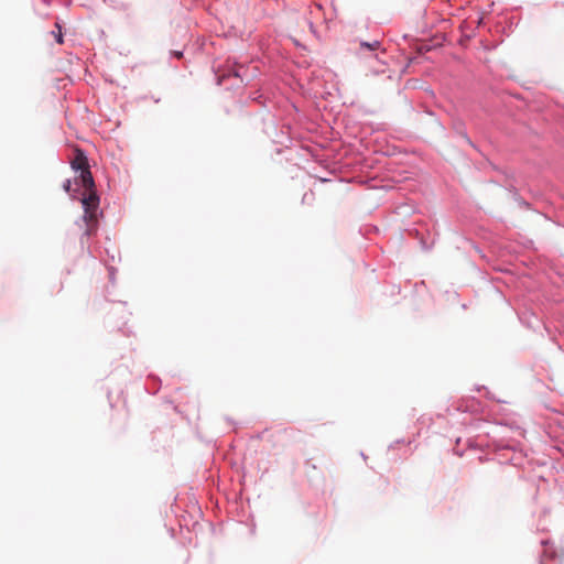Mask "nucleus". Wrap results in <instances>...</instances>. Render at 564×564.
<instances>
[{
  "instance_id": "obj_6",
  "label": "nucleus",
  "mask_w": 564,
  "mask_h": 564,
  "mask_svg": "<svg viewBox=\"0 0 564 564\" xmlns=\"http://www.w3.org/2000/svg\"><path fill=\"white\" fill-rule=\"evenodd\" d=\"M241 70H243V67H240L237 72H235V76L242 77L243 74L241 73Z\"/></svg>"
},
{
  "instance_id": "obj_5",
  "label": "nucleus",
  "mask_w": 564,
  "mask_h": 564,
  "mask_svg": "<svg viewBox=\"0 0 564 564\" xmlns=\"http://www.w3.org/2000/svg\"><path fill=\"white\" fill-rule=\"evenodd\" d=\"M70 186H72V183L69 180L65 181L63 187L66 192H69L70 191Z\"/></svg>"
},
{
  "instance_id": "obj_7",
  "label": "nucleus",
  "mask_w": 564,
  "mask_h": 564,
  "mask_svg": "<svg viewBox=\"0 0 564 564\" xmlns=\"http://www.w3.org/2000/svg\"><path fill=\"white\" fill-rule=\"evenodd\" d=\"M174 54H175V56H176L177 58H181V57H182V52H175Z\"/></svg>"
},
{
  "instance_id": "obj_4",
  "label": "nucleus",
  "mask_w": 564,
  "mask_h": 564,
  "mask_svg": "<svg viewBox=\"0 0 564 564\" xmlns=\"http://www.w3.org/2000/svg\"><path fill=\"white\" fill-rule=\"evenodd\" d=\"M56 28H57V32L53 31L52 34L54 35V37L58 44H63V35H62L61 26L58 23H56Z\"/></svg>"
},
{
  "instance_id": "obj_2",
  "label": "nucleus",
  "mask_w": 564,
  "mask_h": 564,
  "mask_svg": "<svg viewBox=\"0 0 564 564\" xmlns=\"http://www.w3.org/2000/svg\"><path fill=\"white\" fill-rule=\"evenodd\" d=\"M72 167L76 171H80V182L84 188H89L94 186V178L89 171L87 156L79 149L75 150V156L72 161Z\"/></svg>"
},
{
  "instance_id": "obj_3",
  "label": "nucleus",
  "mask_w": 564,
  "mask_h": 564,
  "mask_svg": "<svg viewBox=\"0 0 564 564\" xmlns=\"http://www.w3.org/2000/svg\"><path fill=\"white\" fill-rule=\"evenodd\" d=\"M380 46H381V43L379 41H373L372 43H368V42H361L360 43V47L361 48H367V50H370V51L379 50Z\"/></svg>"
},
{
  "instance_id": "obj_1",
  "label": "nucleus",
  "mask_w": 564,
  "mask_h": 564,
  "mask_svg": "<svg viewBox=\"0 0 564 564\" xmlns=\"http://www.w3.org/2000/svg\"><path fill=\"white\" fill-rule=\"evenodd\" d=\"M82 204L84 207V221L87 224L86 235L95 229L97 223V212L99 207V197L95 191V185L84 188Z\"/></svg>"
}]
</instances>
